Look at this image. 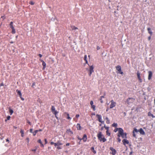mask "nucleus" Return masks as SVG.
I'll list each match as a JSON object with an SVG mask.
<instances>
[{
	"mask_svg": "<svg viewBox=\"0 0 155 155\" xmlns=\"http://www.w3.org/2000/svg\"><path fill=\"white\" fill-rule=\"evenodd\" d=\"M96 117H97L98 120L101 123H103L104 122V121H102L101 120L102 119V117L101 115L97 114L96 115Z\"/></svg>",
	"mask_w": 155,
	"mask_h": 155,
	"instance_id": "nucleus-9",
	"label": "nucleus"
},
{
	"mask_svg": "<svg viewBox=\"0 0 155 155\" xmlns=\"http://www.w3.org/2000/svg\"><path fill=\"white\" fill-rule=\"evenodd\" d=\"M84 59L85 61H86V60H87V56L86 55H84Z\"/></svg>",
	"mask_w": 155,
	"mask_h": 155,
	"instance_id": "nucleus-38",
	"label": "nucleus"
},
{
	"mask_svg": "<svg viewBox=\"0 0 155 155\" xmlns=\"http://www.w3.org/2000/svg\"><path fill=\"white\" fill-rule=\"evenodd\" d=\"M116 70L118 72H117V73H119L121 74H123V72L121 71V67L119 65H117L116 67Z\"/></svg>",
	"mask_w": 155,
	"mask_h": 155,
	"instance_id": "nucleus-7",
	"label": "nucleus"
},
{
	"mask_svg": "<svg viewBox=\"0 0 155 155\" xmlns=\"http://www.w3.org/2000/svg\"><path fill=\"white\" fill-rule=\"evenodd\" d=\"M6 142H8V143H9V140L8 139H6Z\"/></svg>",
	"mask_w": 155,
	"mask_h": 155,
	"instance_id": "nucleus-57",
	"label": "nucleus"
},
{
	"mask_svg": "<svg viewBox=\"0 0 155 155\" xmlns=\"http://www.w3.org/2000/svg\"><path fill=\"white\" fill-rule=\"evenodd\" d=\"M120 136L123 138H127V134L126 133H123L122 135H120Z\"/></svg>",
	"mask_w": 155,
	"mask_h": 155,
	"instance_id": "nucleus-18",
	"label": "nucleus"
},
{
	"mask_svg": "<svg viewBox=\"0 0 155 155\" xmlns=\"http://www.w3.org/2000/svg\"><path fill=\"white\" fill-rule=\"evenodd\" d=\"M29 4L31 5H33L34 4V3L32 1H31L29 2Z\"/></svg>",
	"mask_w": 155,
	"mask_h": 155,
	"instance_id": "nucleus-42",
	"label": "nucleus"
},
{
	"mask_svg": "<svg viewBox=\"0 0 155 155\" xmlns=\"http://www.w3.org/2000/svg\"><path fill=\"white\" fill-rule=\"evenodd\" d=\"M38 143H40V144L41 143H42V141H41V139L38 140Z\"/></svg>",
	"mask_w": 155,
	"mask_h": 155,
	"instance_id": "nucleus-43",
	"label": "nucleus"
},
{
	"mask_svg": "<svg viewBox=\"0 0 155 155\" xmlns=\"http://www.w3.org/2000/svg\"><path fill=\"white\" fill-rule=\"evenodd\" d=\"M27 123H28L30 125H31V123L28 120H27Z\"/></svg>",
	"mask_w": 155,
	"mask_h": 155,
	"instance_id": "nucleus-39",
	"label": "nucleus"
},
{
	"mask_svg": "<svg viewBox=\"0 0 155 155\" xmlns=\"http://www.w3.org/2000/svg\"><path fill=\"white\" fill-rule=\"evenodd\" d=\"M140 73L139 71H138L137 72V76L140 82H141L142 81V79L141 78L140 76Z\"/></svg>",
	"mask_w": 155,
	"mask_h": 155,
	"instance_id": "nucleus-12",
	"label": "nucleus"
},
{
	"mask_svg": "<svg viewBox=\"0 0 155 155\" xmlns=\"http://www.w3.org/2000/svg\"><path fill=\"white\" fill-rule=\"evenodd\" d=\"M81 139L83 140L84 142H86L87 140V137L86 134H84Z\"/></svg>",
	"mask_w": 155,
	"mask_h": 155,
	"instance_id": "nucleus-13",
	"label": "nucleus"
},
{
	"mask_svg": "<svg viewBox=\"0 0 155 155\" xmlns=\"http://www.w3.org/2000/svg\"><path fill=\"white\" fill-rule=\"evenodd\" d=\"M77 138L78 139V140H80V141L82 140V139H81V138H80L79 136H77Z\"/></svg>",
	"mask_w": 155,
	"mask_h": 155,
	"instance_id": "nucleus-40",
	"label": "nucleus"
},
{
	"mask_svg": "<svg viewBox=\"0 0 155 155\" xmlns=\"http://www.w3.org/2000/svg\"><path fill=\"white\" fill-rule=\"evenodd\" d=\"M119 130L118 131V133L117 135V136L118 137H120V135H122L124 133V130L123 129L120 128H119Z\"/></svg>",
	"mask_w": 155,
	"mask_h": 155,
	"instance_id": "nucleus-10",
	"label": "nucleus"
},
{
	"mask_svg": "<svg viewBox=\"0 0 155 155\" xmlns=\"http://www.w3.org/2000/svg\"><path fill=\"white\" fill-rule=\"evenodd\" d=\"M96 106L94 105H92L91 106V108H92L94 111L95 110Z\"/></svg>",
	"mask_w": 155,
	"mask_h": 155,
	"instance_id": "nucleus-31",
	"label": "nucleus"
},
{
	"mask_svg": "<svg viewBox=\"0 0 155 155\" xmlns=\"http://www.w3.org/2000/svg\"><path fill=\"white\" fill-rule=\"evenodd\" d=\"M20 133L21 134V136L23 137H24V130L22 129L20 131Z\"/></svg>",
	"mask_w": 155,
	"mask_h": 155,
	"instance_id": "nucleus-21",
	"label": "nucleus"
},
{
	"mask_svg": "<svg viewBox=\"0 0 155 155\" xmlns=\"http://www.w3.org/2000/svg\"><path fill=\"white\" fill-rule=\"evenodd\" d=\"M36 149H32V150H31V151H33V152H35V151H36Z\"/></svg>",
	"mask_w": 155,
	"mask_h": 155,
	"instance_id": "nucleus-53",
	"label": "nucleus"
},
{
	"mask_svg": "<svg viewBox=\"0 0 155 155\" xmlns=\"http://www.w3.org/2000/svg\"><path fill=\"white\" fill-rule=\"evenodd\" d=\"M85 61V64H87L88 65V66H89V64L88 63V61H87V60H86V61Z\"/></svg>",
	"mask_w": 155,
	"mask_h": 155,
	"instance_id": "nucleus-54",
	"label": "nucleus"
},
{
	"mask_svg": "<svg viewBox=\"0 0 155 155\" xmlns=\"http://www.w3.org/2000/svg\"><path fill=\"white\" fill-rule=\"evenodd\" d=\"M4 86V84L3 83H1L0 84V86Z\"/></svg>",
	"mask_w": 155,
	"mask_h": 155,
	"instance_id": "nucleus-55",
	"label": "nucleus"
},
{
	"mask_svg": "<svg viewBox=\"0 0 155 155\" xmlns=\"http://www.w3.org/2000/svg\"><path fill=\"white\" fill-rule=\"evenodd\" d=\"M45 144H46L48 143V141H47V140L46 138H45Z\"/></svg>",
	"mask_w": 155,
	"mask_h": 155,
	"instance_id": "nucleus-48",
	"label": "nucleus"
},
{
	"mask_svg": "<svg viewBox=\"0 0 155 155\" xmlns=\"http://www.w3.org/2000/svg\"><path fill=\"white\" fill-rule=\"evenodd\" d=\"M12 33L13 34H14L15 33V29L14 28H12Z\"/></svg>",
	"mask_w": 155,
	"mask_h": 155,
	"instance_id": "nucleus-32",
	"label": "nucleus"
},
{
	"mask_svg": "<svg viewBox=\"0 0 155 155\" xmlns=\"http://www.w3.org/2000/svg\"><path fill=\"white\" fill-rule=\"evenodd\" d=\"M51 112L54 115H55V117L57 119H58V117H57L56 115L58 113V112L55 110L54 107L53 106H51Z\"/></svg>",
	"mask_w": 155,
	"mask_h": 155,
	"instance_id": "nucleus-5",
	"label": "nucleus"
},
{
	"mask_svg": "<svg viewBox=\"0 0 155 155\" xmlns=\"http://www.w3.org/2000/svg\"><path fill=\"white\" fill-rule=\"evenodd\" d=\"M67 132L68 133H70L71 134H73V132L70 129H69L67 130Z\"/></svg>",
	"mask_w": 155,
	"mask_h": 155,
	"instance_id": "nucleus-28",
	"label": "nucleus"
},
{
	"mask_svg": "<svg viewBox=\"0 0 155 155\" xmlns=\"http://www.w3.org/2000/svg\"><path fill=\"white\" fill-rule=\"evenodd\" d=\"M138 132H139L141 134L143 135L145 134V133L142 128H141L139 130H137L136 128H134L133 131V135L136 138H137V137L135 133H137Z\"/></svg>",
	"mask_w": 155,
	"mask_h": 155,
	"instance_id": "nucleus-1",
	"label": "nucleus"
},
{
	"mask_svg": "<svg viewBox=\"0 0 155 155\" xmlns=\"http://www.w3.org/2000/svg\"><path fill=\"white\" fill-rule=\"evenodd\" d=\"M110 102L111 103L110 105V108L111 109L116 106V103L113 100H112Z\"/></svg>",
	"mask_w": 155,
	"mask_h": 155,
	"instance_id": "nucleus-8",
	"label": "nucleus"
},
{
	"mask_svg": "<svg viewBox=\"0 0 155 155\" xmlns=\"http://www.w3.org/2000/svg\"><path fill=\"white\" fill-rule=\"evenodd\" d=\"M76 127L78 130H81V126L80 124H77Z\"/></svg>",
	"mask_w": 155,
	"mask_h": 155,
	"instance_id": "nucleus-16",
	"label": "nucleus"
},
{
	"mask_svg": "<svg viewBox=\"0 0 155 155\" xmlns=\"http://www.w3.org/2000/svg\"><path fill=\"white\" fill-rule=\"evenodd\" d=\"M106 134L108 136H110V133H109V132H108V130H107V131H106Z\"/></svg>",
	"mask_w": 155,
	"mask_h": 155,
	"instance_id": "nucleus-37",
	"label": "nucleus"
},
{
	"mask_svg": "<svg viewBox=\"0 0 155 155\" xmlns=\"http://www.w3.org/2000/svg\"><path fill=\"white\" fill-rule=\"evenodd\" d=\"M41 146L42 147H44V145L42 144V143H41Z\"/></svg>",
	"mask_w": 155,
	"mask_h": 155,
	"instance_id": "nucleus-50",
	"label": "nucleus"
},
{
	"mask_svg": "<svg viewBox=\"0 0 155 155\" xmlns=\"http://www.w3.org/2000/svg\"><path fill=\"white\" fill-rule=\"evenodd\" d=\"M16 91L17 92L18 94L19 95L20 97L21 96H22V94L20 91H19L18 90H16Z\"/></svg>",
	"mask_w": 155,
	"mask_h": 155,
	"instance_id": "nucleus-19",
	"label": "nucleus"
},
{
	"mask_svg": "<svg viewBox=\"0 0 155 155\" xmlns=\"http://www.w3.org/2000/svg\"><path fill=\"white\" fill-rule=\"evenodd\" d=\"M11 117L10 116H8L7 117V119L5 120V121L6 122L7 120H9Z\"/></svg>",
	"mask_w": 155,
	"mask_h": 155,
	"instance_id": "nucleus-34",
	"label": "nucleus"
},
{
	"mask_svg": "<svg viewBox=\"0 0 155 155\" xmlns=\"http://www.w3.org/2000/svg\"><path fill=\"white\" fill-rule=\"evenodd\" d=\"M4 138V137H0V139L2 140Z\"/></svg>",
	"mask_w": 155,
	"mask_h": 155,
	"instance_id": "nucleus-63",
	"label": "nucleus"
},
{
	"mask_svg": "<svg viewBox=\"0 0 155 155\" xmlns=\"http://www.w3.org/2000/svg\"><path fill=\"white\" fill-rule=\"evenodd\" d=\"M149 75L148 77V79L150 80L152 76V73L151 71H150L148 72Z\"/></svg>",
	"mask_w": 155,
	"mask_h": 155,
	"instance_id": "nucleus-15",
	"label": "nucleus"
},
{
	"mask_svg": "<svg viewBox=\"0 0 155 155\" xmlns=\"http://www.w3.org/2000/svg\"><path fill=\"white\" fill-rule=\"evenodd\" d=\"M104 96H101V98H100V101L101 103H103V101L102 100L103 98H104Z\"/></svg>",
	"mask_w": 155,
	"mask_h": 155,
	"instance_id": "nucleus-29",
	"label": "nucleus"
},
{
	"mask_svg": "<svg viewBox=\"0 0 155 155\" xmlns=\"http://www.w3.org/2000/svg\"><path fill=\"white\" fill-rule=\"evenodd\" d=\"M69 145H70V143H66V145L67 146H69Z\"/></svg>",
	"mask_w": 155,
	"mask_h": 155,
	"instance_id": "nucleus-60",
	"label": "nucleus"
},
{
	"mask_svg": "<svg viewBox=\"0 0 155 155\" xmlns=\"http://www.w3.org/2000/svg\"><path fill=\"white\" fill-rule=\"evenodd\" d=\"M97 137L98 139L100 142H104L107 140L105 138L104 136L102 134V132L101 131L99 132L98 133Z\"/></svg>",
	"mask_w": 155,
	"mask_h": 155,
	"instance_id": "nucleus-2",
	"label": "nucleus"
},
{
	"mask_svg": "<svg viewBox=\"0 0 155 155\" xmlns=\"http://www.w3.org/2000/svg\"><path fill=\"white\" fill-rule=\"evenodd\" d=\"M32 130H33L32 129H30V133H32L33 132H32Z\"/></svg>",
	"mask_w": 155,
	"mask_h": 155,
	"instance_id": "nucleus-51",
	"label": "nucleus"
},
{
	"mask_svg": "<svg viewBox=\"0 0 155 155\" xmlns=\"http://www.w3.org/2000/svg\"><path fill=\"white\" fill-rule=\"evenodd\" d=\"M79 117V114H76L75 116V117L78 118Z\"/></svg>",
	"mask_w": 155,
	"mask_h": 155,
	"instance_id": "nucleus-49",
	"label": "nucleus"
},
{
	"mask_svg": "<svg viewBox=\"0 0 155 155\" xmlns=\"http://www.w3.org/2000/svg\"><path fill=\"white\" fill-rule=\"evenodd\" d=\"M135 99L132 97H129L126 100V102L128 104L133 103L135 101Z\"/></svg>",
	"mask_w": 155,
	"mask_h": 155,
	"instance_id": "nucleus-4",
	"label": "nucleus"
},
{
	"mask_svg": "<svg viewBox=\"0 0 155 155\" xmlns=\"http://www.w3.org/2000/svg\"><path fill=\"white\" fill-rule=\"evenodd\" d=\"M105 119L106 120V123L107 124H109L110 123V120L107 117H106Z\"/></svg>",
	"mask_w": 155,
	"mask_h": 155,
	"instance_id": "nucleus-27",
	"label": "nucleus"
},
{
	"mask_svg": "<svg viewBox=\"0 0 155 155\" xmlns=\"http://www.w3.org/2000/svg\"><path fill=\"white\" fill-rule=\"evenodd\" d=\"M10 27L11 28H14L13 26V22L12 21H11L10 22Z\"/></svg>",
	"mask_w": 155,
	"mask_h": 155,
	"instance_id": "nucleus-26",
	"label": "nucleus"
},
{
	"mask_svg": "<svg viewBox=\"0 0 155 155\" xmlns=\"http://www.w3.org/2000/svg\"><path fill=\"white\" fill-rule=\"evenodd\" d=\"M40 61H41L42 62V61H44L42 60L41 59H40Z\"/></svg>",
	"mask_w": 155,
	"mask_h": 155,
	"instance_id": "nucleus-62",
	"label": "nucleus"
},
{
	"mask_svg": "<svg viewBox=\"0 0 155 155\" xmlns=\"http://www.w3.org/2000/svg\"><path fill=\"white\" fill-rule=\"evenodd\" d=\"M70 27L71 28V30H75L76 29H78V28L77 27H76L74 25H71L70 26Z\"/></svg>",
	"mask_w": 155,
	"mask_h": 155,
	"instance_id": "nucleus-17",
	"label": "nucleus"
},
{
	"mask_svg": "<svg viewBox=\"0 0 155 155\" xmlns=\"http://www.w3.org/2000/svg\"><path fill=\"white\" fill-rule=\"evenodd\" d=\"M117 140L119 142H120L121 141V139L119 137H118L117 138Z\"/></svg>",
	"mask_w": 155,
	"mask_h": 155,
	"instance_id": "nucleus-47",
	"label": "nucleus"
},
{
	"mask_svg": "<svg viewBox=\"0 0 155 155\" xmlns=\"http://www.w3.org/2000/svg\"><path fill=\"white\" fill-rule=\"evenodd\" d=\"M77 138L78 139V140H80V141L82 140V139H81V138H80L79 136H77Z\"/></svg>",
	"mask_w": 155,
	"mask_h": 155,
	"instance_id": "nucleus-41",
	"label": "nucleus"
},
{
	"mask_svg": "<svg viewBox=\"0 0 155 155\" xmlns=\"http://www.w3.org/2000/svg\"><path fill=\"white\" fill-rule=\"evenodd\" d=\"M38 56L40 58H41L42 57V55L41 54H39Z\"/></svg>",
	"mask_w": 155,
	"mask_h": 155,
	"instance_id": "nucleus-58",
	"label": "nucleus"
},
{
	"mask_svg": "<svg viewBox=\"0 0 155 155\" xmlns=\"http://www.w3.org/2000/svg\"><path fill=\"white\" fill-rule=\"evenodd\" d=\"M94 67L93 65H89V69L86 68V70L89 71L88 75L91 76L93 72H94Z\"/></svg>",
	"mask_w": 155,
	"mask_h": 155,
	"instance_id": "nucleus-3",
	"label": "nucleus"
},
{
	"mask_svg": "<svg viewBox=\"0 0 155 155\" xmlns=\"http://www.w3.org/2000/svg\"><path fill=\"white\" fill-rule=\"evenodd\" d=\"M38 132V130H35V131H34V132H33L32 133L33 135L34 136H35L36 135V134L37 133V132Z\"/></svg>",
	"mask_w": 155,
	"mask_h": 155,
	"instance_id": "nucleus-25",
	"label": "nucleus"
},
{
	"mask_svg": "<svg viewBox=\"0 0 155 155\" xmlns=\"http://www.w3.org/2000/svg\"><path fill=\"white\" fill-rule=\"evenodd\" d=\"M9 111L11 115H12L13 113V110L11 109H9Z\"/></svg>",
	"mask_w": 155,
	"mask_h": 155,
	"instance_id": "nucleus-30",
	"label": "nucleus"
},
{
	"mask_svg": "<svg viewBox=\"0 0 155 155\" xmlns=\"http://www.w3.org/2000/svg\"><path fill=\"white\" fill-rule=\"evenodd\" d=\"M91 150L93 151V153L94 154H95L96 153V150H94V147H92L91 148Z\"/></svg>",
	"mask_w": 155,
	"mask_h": 155,
	"instance_id": "nucleus-24",
	"label": "nucleus"
},
{
	"mask_svg": "<svg viewBox=\"0 0 155 155\" xmlns=\"http://www.w3.org/2000/svg\"><path fill=\"white\" fill-rule=\"evenodd\" d=\"M119 128H116V129H115L114 130V131L115 132H116L117 131H119Z\"/></svg>",
	"mask_w": 155,
	"mask_h": 155,
	"instance_id": "nucleus-35",
	"label": "nucleus"
},
{
	"mask_svg": "<svg viewBox=\"0 0 155 155\" xmlns=\"http://www.w3.org/2000/svg\"><path fill=\"white\" fill-rule=\"evenodd\" d=\"M67 119H71V118L69 117V115L68 113H67Z\"/></svg>",
	"mask_w": 155,
	"mask_h": 155,
	"instance_id": "nucleus-36",
	"label": "nucleus"
},
{
	"mask_svg": "<svg viewBox=\"0 0 155 155\" xmlns=\"http://www.w3.org/2000/svg\"><path fill=\"white\" fill-rule=\"evenodd\" d=\"M51 145L54 144L55 147H56L57 146H59L63 144L60 141H57L56 143H54L53 142H51L50 143Z\"/></svg>",
	"mask_w": 155,
	"mask_h": 155,
	"instance_id": "nucleus-6",
	"label": "nucleus"
},
{
	"mask_svg": "<svg viewBox=\"0 0 155 155\" xmlns=\"http://www.w3.org/2000/svg\"><path fill=\"white\" fill-rule=\"evenodd\" d=\"M38 132L39 131H42V130L41 129H39V130H38Z\"/></svg>",
	"mask_w": 155,
	"mask_h": 155,
	"instance_id": "nucleus-61",
	"label": "nucleus"
},
{
	"mask_svg": "<svg viewBox=\"0 0 155 155\" xmlns=\"http://www.w3.org/2000/svg\"><path fill=\"white\" fill-rule=\"evenodd\" d=\"M122 142L123 143V144L125 145L126 144H128L129 143V142L128 140L126 139H124L122 140Z\"/></svg>",
	"mask_w": 155,
	"mask_h": 155,
	"instance_id": "nucleus-14",
	"label": "nucleus"
},
{
	"mask_svg": "<svg viewBox=\"0 0 155 155\" xmlns=\"http://www.w3.org/2000/svg\"><path fill=\"white\" fill-rule=\"evenodd\" d=\"M93 102L92 101H90V104L91 105H93Z\"/></svg>",
	"mask_w": 155,
	"mask_h": 155,
	"instance_id": "nucleus-46",
	"label": "nucleus"
},
{
	"mask_svg": "<svg viewBox=\"0 0 155 155\" xmlns=\"http://www.w3.org/2000/svg\"><path fill=\"white\" fill-rule=\"evenodd\" d=\"M42 63V65L43 66V69H44L46 67V64L44 61H43Z\"/></svg>",
	"mask_w": 155,
	"mask_h": 155,
	"instance_id": "nucleus-23",
	"label": "nucleus"
},
{
	"mask_svg": "<svg viewBox=\"0 0 155 155\" xmlns=\"http://www.w3.org/2000/svg\"><path fill=\"white\" fill-rule=\"evenodd\" d=\"M20 97L22 100L24 101V98H23L22 97V96H21Z\"/></svg>",
	"mask_w": 155,
	"mask_h": 155,
	"instance_id": "nucleus-52",
	"label": "nucleus"
},
{
	"mask_svg": "<svg viewBox=\"0 0 155 155\" xmlns=\"http://www.w3.org/2000/svg\"><path fill=\"white\" fill-rule=\"evenodd\" d=\"M151 37L150 36L148 38V40L149 41L151 39Z\"/></svg>",
	"mask_w": 155,
	"mask_h": 155,
	"instance_id": "nucleus-59",
	"label": "nucleus"
},
{
	"mask_svg": "<svg viewBox=\"0 0 155 155\" xmlns=\"http://www.w3.org/2000/svg\"><path fill=\"white\" fill-rule=\"evenodd\" d=\"M110 149L111 151L112 152L110 153H111L113 155H115L116 153V151L115 149L113 148L112 147H110Z\"/></svg>",
	"mask_w": 155,
	"mask_h": 155,
	"instance_id": "nucleus-11",
	"label": "nucleus"
},
{
	"mask_svg": "<svg viewBox=\"0 0 155 155\" xmlns=\"http://www.w3.org/2000/svg\"><path fill=\"white\" fill-rule=\"evenodd\" d=\"M57 146V148L58 149H60L62 148V147H61L60 146Z\"/></svg>",
	"mask_w": 155,
	"mask_h": 155,
	"instance_id": "nucleus-44",
	"label": "nucleus"
},
{
	"mask_svg": "<svg viewBox=\"0 0 155 155\" xmlns=\"http://www.w3.org/2000/svg\"><path fill=\"white\" fill-rule=\"evenodd\" d=\"M147 30L148 31V32L151 35H152V32L151 31L150 28H147Z\"/></svg>",
	"mask_w": 155,
	"mask_h": 155,
	"instance_id": "nucleus-22",
	"label": "nucleus"
},
{
	"mask_svg": "<svg viewBox=\"0 0 155 155\" xmlns=\"http://www.w3.org/2000/svg\"><path fill=\"white\" fill-rule=\"evenodd\" d=\"M154 105H155V99L154 100Z\"/></svg>",
	"mask_w": 155,
	"mask_h": 155,
	"instance_id": "nucleus-64",
	"label": "nucleus"
},
{
	"mask_svg": "<svg viewBox=\"0 0 155 155\" xmlns=\"http://www.w3.org/2000/svg\"><path fill=\"white\" fill-rule=\"evenodd\" d=\"M148 115L149 117H151L153 118H154L155 117V116H154L150 112H149L148 113Z\"/></svg>",
	"mask_w": 155,
	"mask_h": 155,
	"instance_id": "nucleus-20",
	"label": "nucleus"
},
{
	"mask_svg": "<svg viewBox=\"0 0 155 155\" xmlns=\"http://www.w3.org/2000/svg\"><path fill=\"white\" fill-rule=\"evenodd\" d=\"M26 140L27 141V142L28 143H29V139L28 138H26Z\"/></svg>",
	"mask_w": 155,
	"mask_h": 155,
	"instance_id": "nucleus-45",
	"label": "nucleus"
},
{
	"mask_svg": "<svg viewBox=\"0 0 155 155\" xmlns=\"http://www.w3.org/2000/svg\"><path fill=\"white\" fill-rule=\"evenodd\" d=\"M104 127L107 130H108V127H106L105 126H104Z\"/></svg>",
	"mask_w": 155,
	"mask_h": 155,
	"instance_id": "nucleus-56",
	"label": "nucleus"
},
{
	"mask_svg": "<svg viewBox=\"0 0 155 155\" xmlns=\"http://www.w3.org/2000/svg\"><path fill=\"white\" fill-rule=\"evenodd\" d=\"M112 126L113 127H116L117 126V124L114 123L112 124Z\"/></svg>",
	"mask_w": 155,
	"mask_h": 155,
	"instance_id": "nucleus-33",
	"label": "nucleus"
}]
</instances>
